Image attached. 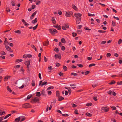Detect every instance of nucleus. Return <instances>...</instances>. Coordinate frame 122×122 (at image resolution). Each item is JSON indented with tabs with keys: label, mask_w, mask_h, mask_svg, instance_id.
<instances>
[{
	"label": "nucleus",
	"mask_w": 122,
	"mask_h": 122,
	"mask_svg": "<svg viewBox=\"0 0 122 122\" xmlns=\"http://www.w3.org/2000/svg\"><path fill=\"white\" fill-rule=\"evenodd\" d=\"M16 86L19 89L23 88V84L22 83H21V85H20V82H17L16 83Z\"/></svg>",
	"instance_id": "f257e3e1"
},
{
	"label": "nucleus",
	"mask_w": 122,
	"mask_h": 122,
	"mask_svg": "<svg viewBox=\"0 0 122 122\" xmlns=\"http://www.w3.org/2000/svg\"><path fill=\"white\" fill-rule=\"evenodd\" d=\"M72 13L71 12H66L65 15L67 17H69L71 16Z\"/></svg>",
	"instance_id": "f03ea898"
},
{
	"label": "nucleus",
	"mask_w": 122,
	"mask_h": 122,
	"mask_svg": "<svg viewBox=\"0 0 122 122\" xmlns=\"http://www.w3.org/2000/svg\"><path fill=\"white\" fill-rule=\"evenodd\" d=\"M101 110H104L105 112H107L109 111V109L108 107H102Z\"/></svg>",
	"instance_id": "7ed1b4c3"
},
{
	"label": "nucleus",
	"mask_w": 122,
	"mask_h": 122,
	"mask_svg": "<svg viewBox=\"0 0 122 122\" xmlns=\"http://www.w3.org/2000/svg\"><path fill=\"white\" fill-rule=\"evenodd\" d=\"M41 84V86H42L44 85H46L47 84V82H42V81H41L39 82V86H40L41 84Z\"/></svg>",
	"instance_id": "20e7f679"
},
{
	"label": "nucleus",
	"mask_w": 122,
	"mask_h": 122,
	"mask_svg": "<svg viewBox=\"0 0 122 122\" xmlns=\"http://www.w3.org/2000/svg\"><path fill=\"white\" fill-rule=\"evenodd\" d=\"M69 28L68 25L67 24H64L62 27V29L66 30V29Z\"/></svg>",
	"instance_id": "39448f33"
},
{
	"label": "nucleus",
	"mask_w": 122,
	"mask_h": 122,
	"mask_svg": "<svg viewBox=\"0 0 122 122\" xmlns=\"http://www.w3.org/2000/svg\"><path fill=\"white\" fill-rule=\"evenodd\" d=\"M5 47L7 51L9 52H11L12 51V50L11 48L8 46H5Z\"/></svg>",
	"instance_id": "423d86ee"
},
{
	"label": "nucleus",
	"mask_w": 122,
	"mask_h": 122,
	"mask_svg": "<svg viewBox=\"0 0 122 122\" xmlns=\"http://www.w3.org/2000/svg\"><path fill=\"white\" fill-rule=\"evenodd\" d=\"M23 80L25 81V83L23 84V87L25 86H27V82L28 81V79H27L25 78Z\"/></svg>",
	"instance_id": "0eeeda50"
},
{
	"label": "nucleus",
	"mask_w": 122,
	"mask_h": 122,
	"mask_svg": "<svg viewBox=\"0 0 122 122\" xmlns=\"http://www.w3.org/2000/svg\"><path fill=\"white\" fill-rule=\"evenodd\" d=\"M30 60L29 61H27L25 62V64L27 65V69L29 68V65L30 63Z\"/></svg>",
	"instance_id": "6e6552de"
},
{
	"label": "nucleus",
	"mask_w": 122,
	"mask_h": 122,
	"mask_svg": "<svg viewBox=\"0 0 122 122\" xmlns=\"http://www.w3.org/2000/svg\"><path fill=\"white\" fill-rule=\"evenodd\" d=\"M74 15L76 18H79L82 16V15L80 13L75 14Z\"/></svg>",
	"instance_id": "1a4fd4ad"
},
{
	"label": "nucleus",
	"mask_w": 122,
	"mask_h": 122,
	"mask_svg": "<svg viewBox=\"0 0 122 122\" xmlns=\"http://www.w3.org/2000/svg\"><path fill=\"white\" fill-rule=\"evenodd\" d=\"M23 107L25 108H29L30 107V106L29 104L26 103L23 105Z\"/></svg>",
	"instance_id": "9d476101"
},
{
	"label": "nucleus",
	"mask_w": 122,
	"mask_h": 122,
	"mask_svg": "<svg viewBox=\"0 0 122 122\" xmlns=\"http://www.w3.org/2000/svg\"><path fill=\"white\" fill-rule=\"evenodd\" d=\"M10 76H5L4 78V81H7L8 79L10 77Z\"/></svg>",
	"instance_id": "9b49d317"
},
{
	"label": "nucleus",
	"mask_w": 122,
	"mask_h": 122,
	"mask_svg": "<svg viewBox=\"0 0 122 122\" xmlns=\"http://www.w3.org/2000/svg\"><path fill=\"white\" fill-rule=\"evenodd\" d=\"M38 100H39L38 98H36L33 99V100H32V101H31V102L32 103H33V102H36L38 101Z\"/></svg>",
	"instance_id": "f8f14e48"
},
{
	"label": "nucleus",
	"mask_w": 122,
	"mask_h": 122,
	"mask_svg": "<svg viewBox=\"0 0 122 122\" xmlns=\"http://www.w3.org/2000/svg\"><path fill=\"white\" fill-rule=\"evenodd\" d=\"M22 61V59H17L15 60V62L16 63H19L20 62H21Z\"/></svg>",
	"instance_id": "ddd939ff"
},
{
	"label": "nucleus",
	"mask_w": 122,
	"mask_h": 122,
	"mask_svg": "<svg viewBox=\"0 0 122 122\" xmlns=\"http://www.w3.org/2000/svg\"><path fill=\"white\" fill-rule=\"evenodd\" d=\"M37 12V11H36L35 12L33 13V14L31 15V17H30V18L31 19H33V18L34 17V16L36 14Z\"/></svg>",
	"instance_id": "4468645a"
},
{
	"label": "nucleus",
	"mask_w": 122,
	"mask_h": 122,
	"mask_svg": "<svg viewBox=\"0 0 122 122\" xmlns=\"http://www.w3.org/2000/svg\"><path fill=\"white\" fill-rule=\"evenodd\" d=\"M70 86H71L72 88L73 89H74L76 87V85L75 84H70Z\"/></svg>",
	"instance_id": "2eb2a0df"
},
{
	"label": "nucleus",
	"mask_w": 122,
	"mask_h": 122,
	"mask_svg": "<svg viewBox=\"0 0 122 122\" xmlns=\"http://www.w3.org/2000/svg\"><path fill=\"white\" fill-rule=\"evenodd\" d=\"M76 23L77 24H78L81 21V18H79V19L78 18H76Z\"/></svg>",
	"instance_id": "dca6fc26"
},
{
	"label": "nucleus",
	"mask_w": 122,
	"mask_h": 122,
	"mask_svg": "<svg viewBox=\"0 0 122 122\" xmlns=\"http://www.w3.org/2000/svg\"><path fill=\"white\" fill-rule=\"evenodd\" d=\"M55 58H58L59 59H60L61 58V56L60 55H58L57 54H55Z\"/></svg>",
	"instance_id": "f3484780"
},
{
	"label": "nucleus",
	"mask_w": 122,
	"mask_h": 122,
	"mask_svg": "<svg viewBox=\"0 0 122 122\" xmlns=\"http://www.w3.org/2000/svg\"><path fill=\"white\" fill-rule=\"evenodd\" d=\"M7 91L10 92H12V91L9 86L7 87Z\"/></svg>",
	"instance_id": "a211bd4d"
},
{
	"label": "nucleus",
	"mask_w": 122,
	"mask_h": 122,
	"mask_svg": "<svg viewBox=\"0 0 122 122\" xmlns=\"http://www.w3.org/2000/svg\"><path fill=\"white\" fill-rule=\"evenodd\" d=\"M21 118L19 117L17 118L15 120V122H19Z\"/></svg>",
	"instance_id": "6ab92c4d"
},
{
	"label": "nucleus",
	"mask_w": 122,
	"mask_h": 122,
	"mask_svg": "<svg viewBox=\"0 0 122 122\" xmlns=\"http://www.w3.org/2000/svg\"><path fill=\"white\" fill-rule=\"evenodd\" d=\"M32 96L31 95H28L27 97V99H25L24 100L26 101L27 100H28Z\"/></svg>",
	"instance_id": "aec40b11"
},
{
	"label": "nucleus",
	"mask_w": 122,
	"mask_h": 122,
	"mask_svg": "<svg viewBox=\"0 0 122 122\" xmlns=\"http://www.w3.org/2000/svg\"><path fill=\"white\" fill-rule=\"evenodd\" d=\"M9 43H8V42L7 41H6L5 40L4 43V44L6 46H7V45H8Z\"/></svg>",
	"instance_id": "412c9836"
},
{
	"label": "nucleus",
	"mask_w": 122,
	"mask_h": 122,
	"mask_svg": "<svg viewBox=\"0 0 122 122\" xmlns=\"http://www.w3.org/2000/svg\"><path fill=\"white\" fill-rule=\"evenodd\" d=\"M5 114V112L4 111H0V115L2 116Z\"/></svg>",
	"instance_id": "4be33fe9"
},
{
	"label": "nucleus",
	"mask_w": 122,
	"mask_h": 122,
	"mask_svg": "<svg viewBox=\"0 0 122 122\" xmlns=\"http://www.w3.org/2000/svg\"><path fill=\"white\" fill-rule=\"evenodd\" d=\"M64 99V98L61 96H60L58 98V99L59 101H61Z\"/></svg>",
	"instance_id": "5701e85b"
},
{
	"label": "nucleus",
	"mask_w": 122,
	"mask_h": 122,
	"mask_svg": "<svg viewBox=\"0 0 122 122\" xmlns=\"http://www.w3.org/2000/svg\"><path fill=\"white\" fill-rule=\"evenodd\" d=\"M37 19L36 18L35 19L33 20L32 21V23L33 24L36 23L37 21Z\"/></svg>",
	"instance_id": "b1692460"
},
{
	"label": "nucleus",
	"mask_w": 122,
	"mask_h": 122,
	"mask_svg": "<svg viewBox=\"0 0 122 122\" xmlns=\"http://www.w3.org/2000/svg\"><path fill=\"white\" fill-rule=\"evenodd\" d=\"M49 44V42L48 41L47 42H46L45 43H43V45L44 46H47Z\"/></svg>",
	"instance_id": "393cba45"
},
{
	"label": "nucleus",
	"mask_w": 122,
	"mask_h": 122,
	"mask_svg": "<svg viewBox=\"0 0 122 122\" xmlns=\"http://www.w3.org/2000/svg\"><path fill=\"white\" fill-rule=\"evenodd\" d=\"M72 8L74 9L75 10H77V8L74 5H72Z\"/></svg>",
	"instance_id": "a878e982"
},
{
	"label": "nucleus",
	"mask_w": 122,
	"mask_h": 122,
	"mask_svg": "<svg viewBox=\"0 0 122 122\" xmlns=\"http://www.w3.org/2000/svg\"><path fill=\"white\" fill-rule=\"evenodd\" d=\"M49 31H50V32L51 34H52V35H54L55 33L54 32V31L53 30H52L51 29H49Z\"/></svg>",
	"instance_id": "bb28decb"
},
{
	"label": "nucleus",
	"mask_w": 122,
	"mask_h": 122,
	"mask_svg": "<svg viewBox=\"0 0 122 122\" xmlns=\"http://www.w3.org/2000/svg\"><path fill=\"white\" fill-rule=\"evenodd\" d=\"M11 114H8L6 116H5V117H4V119H7L8 117L9 116H11Z\"/></svg>",
	"instance_id": "cd10ccee"
},
{
	"label": "nucleus",
	"mask_w": 122,
	"mask_h": 122,
	"mask_svg": "<svg viewBox=\"0 0 122 122\" xmlns=\"http://www.w3.org/2000/svg\"><path fill=\"white\" fill-rule=\"evenodd\" d=\"M14 32L20 34L21 32L19 30H16L14 31Z\"/></svg>",
	"instance_id": "c85d7f7f"
},
{
	"label": "nucleus",
	"mask_w": 122,
	"mask_h": 122,
	"mask_svg": "<svg viewBox=\"0 0 122 122\" xmlns=\"http://www.w3.org/2000/svg\"><path fill=\"white\" fill-rule=\"evenodd\" d=\"M23 23L25 26H28L29 25V24L27 23L24 20H23Z\"/></svg>",
	"instance_id": "c756f323"
},
{
	"label": "nucleus",
	"mask_w": 122,
	"mask_h": 122,
	"mask_svg": "<svg viewBox=\"0 0 122 122\" xmlns=\"http://www.w3.org/2000/svg\"><path fill=\"white\" fill-rule=\"evenodd\" d=\"M20 66V65H18L15 66H14V67L15 68H19Z\"/></svg>",
	"instance_id": "7c9ffc66"
},
{
	"label": "nucleus",
	"mask_w": 122,
	"mask_h": 122,
	"mask_svg": "<svg viewBox=\"0 0 122 122\" xmlns=\"http://www.w3.org/2000/svg\"><path fill=\"white\" fill-rule=\"evenodd\" d=\"M61 41L63 43H65L66 42L65 39L64 38H62L61 39Z\"/></svg>",
	"instance_id": "2f4dec72"
},
{
	"label": "nucleus",
	"mask_w": 122,
	"mask_h": 122,
	"mask_svg": "<svg viewBox=\"0 0 122 122\" xmlns=\"http://www.w3.org/2000/svg\"><path fill=\"white\" fill-rule=\"evenodd\" d=\"M95 64L92 63L90 64L89 66V67H91L92 66H95Z\"/></svg>",
	"instance_id": "473e14b6"
},
{
	"label": "nucleus",
	"mask_w": 122,
	"mask_h": 122,
	"mask_svg": "<svg viewBox=\"0 0 122 122\" xmlns=\"http://www.w3.org/2000/svg\"><path fill=\"white\" fill-rule=\"evenodd\" d=\"M86 115L87 116L89 117H91L92 116V114H90L89 113H86Z\"/></svg>",
	"instance_id": "72a5a7b5"
},
{
	"label": "nucleus",
	"mask_w": 122,
	"mask_h": 122,
	"mask_svg": "<svg viewBox=\"0 0 122 122\" xmlns=\"http://www.w3.org/2000/svg\"><path fill=\"white\" fill-rule=\"evenodd\" d=\"M1 54L3 55H5L6 54L5 53L4 51H2L0 52Z\"/></svg>",
	"instance_id": "f704fd0d"
},
{
	"label": "nucleus",
	"mask_w": 122,
	"mask_h": 122,
	"mask_svg": "<svg viewBox=\"0 0 122 122\" xmlns=\"http://www.w3.org/2000/svg\"><path fill=\"white\" fill-rule=\"evenodd\" d=\"M56 96V97H58V98L60 96H59V92H57Z\"/></svg>",
	"instance_id": "c9c22d12"
},
{
	"label": "nucleus",
	"mask_w": 122,
	"mask_h": 122,
	"mask_svg": "<svg viewBox=\"0 0 122 122\" xmlns=\"http://www.w3.org/2000/svg\"><path fill=\"white\" fill-rule=\"evenodd\" d=\"M52 21L53 23H56L55 20L54 18L53 17L52 18Z\"/></svg>",
	"instance_id": "e433bc0d"
},
{
	"label": "nucleus",
	"mask_w": 122,
	"mask_h": 122,
	"mask_svg": "<svg viewBox=\"0 0 122 122\" xmlns=\"http://www.w3.org/2000/svg\"><path fill=\"white\" fill-rule=\"evenodd\" d=\"M41 95L40 93L39 92H37L36 93V96H40Z\"/></svg>",
	"instance_id": "4c0bfd02"
},
{
	"label": "nucleus",
	"mask_w": 122,
	"mask_h": 122,
	"mask_svg": "<svg viewBox=\"0 0 122 122\" xmlns=\"http://www.w3.org/2000/svg\"><path fill=\"white\" fill-rule=\"evenodd\" d=\"M54 51L56 52H58L59 51V50L58 48L56 47L54 49Z\"/></svg>",
	"instance_id": "58836bf2"
},
{
	"label": "nucleus",
	"mask_w": 122,
	"mask_h": 122,
	"mask_svg": "<svg viewBox=\"0 0 122 122\" xmlns=\"http://www.w3.org/2000/svg\"><path fill=\"white\" fill-rule=\"evenodd\" d=\"M111 56V54L110 53H107V56L108 57H109Z\"/></svg>",
	"instance_id": "ea45409f"
},
{
	"label": "nucleus",
	"mask_w": 122,
	"mask_h": 122,
	"mask_svg": "<svg viewBox=\"0 0 122 122\" xmlns=\"http://www.w3.org/2000/svg\"><path fill=\"white\" fill-rule=\"evenodd\" d=\"M88 15L89 16H94L95 15L94 14H92L89 13L88 14Z\"/></svg>",
	"instance_id": "a19ab883"
},
{
	"label": "nucleus",
	"mask_w": 122,
	"mask_h": 122,
	"mask_svg": "<svg viewBox=\"0 0 122 122\" xmlns=\"http://www.w3.org/2000/svg\"><path fill=\"white\" fill-rule=\"evenodd\" d=\"M32 85L33 86H35V83L34 81H32Z\"/></svg>",
	"instance_id": "79ce46f5"
},
{
	"label": "nucleus",
	"mask_w": 122,
	"mask_h": 122,
	"mask_svg": "<svg viewBox=\"0 0 122 122\" xmlns=\"http://www.w3.org/2000/svg\"><path fill=\"white\" fill-rule=\"evenodd\" d=\"M40 2L39 1H36V4L37 5H39L40 4Z\"/></svg>",
	"instance_id": "37998d69"
},
{
	"label": "nucleus",
	"mask_w": 122,
	"mask_h": 122,
	"mask_svg": "<svg viewBox=\"0 0 122 122\" xmlns=\"http://www.w3.org/2000/svg\"><path fill=\"white\" fill-rule=\"evenodd\" d=\"M111 108L113 110H115L116 109V107L114 106H110Z\"/></svg>",
	"instance_id": "c03bdc74"
},
{
	"label": "nucleus",
	"mask_w": 122,
	"mask_h": 122,
	"mask_svg": "<svg viewBox=\"0 0 122 122\" xmlns=\"http://www.w3.org/2000/svg\"><path fill=\"white\" fill-rule=\"evenodd\" d=\"M112 24L114 26H115V24L114 21H112Z\"/></svg>",
	"instance_id": "a18cd8bd"
},
{
	"label": "nucleus",
	"mask_w": 122,
	"mask_h": 122,
	"mask_svg": "<svg viewBox=\"0 0 122 122\" xmlns=\"http://www.w3.org/2000/svg\"><path fill=\"white\" fill-rule=\"evenodd\" d=\"M71 74L75 76H77L78 75L77 74L75 73H71Z\"/></svg>",
	"instance_id": "49530a36"
},
{
	"label": "nucleus",
	"mask_w": 122,
	"mask_h": 122,
	"mask_svg": "<svg viewBox=\"0 0 122 122\" xmlns=\"http://www.w3.org/2000/svg\"><path fill=\"white\" fill-rule=\"evenodd\" d=\"M72 35L73 37H75L77 35V34L76 33H73Z\"/></svg>",
	"instance_id": "de8ad7c7"
},
{
	"label": "nucleus",
	"mask_w": 122,
	"mask_h": 122,
	"mask_svg": "<svg viewBox=\"0 0 122 122\" xmlns=\"http://www.w3.org/2000/svg\"><path fill=\"white\" fill-rule=\"evenodd\" d=\"M3 71V70L2 68H0V74Z\"/></svg>",
	"instance_id": "09e8293b"
},
{
	"label": "nucleus",
	"mask_w": 122,
	"mask_h": 122,
	"mask_svg": "<svg viewBox=\"0 0 122 122\" xmlns=\"http://www.w3.org/2000/svg\"><path fill=\"white\" fill-rule=\"evenodd\" d=\"M8 45L10 46L11 47H13V44L12 43H10Z\"/></svg>",
	"instance_id": "8fccbe9b"
},
{
	"label": "nucleus",
	"mask_w": 122,
	"mask_h": 122,
	"mask_svg": "<svg viewBox=\"0 0 122 122\" xmlns=\"http://www.w3.org/2000/svg\"><path fill=\"white\" fill-rule=\"evenodd\" d=\"M97 85V84H93L92 85V86L93 87H95Z\"/></svg>",
	"instance_id": "3c124183"
},
{
	"label": "nucleus",
	"mask_w": 122,
	"mask_h": 122,
	"mask_svg": "<svg viewBox=\"0 0 122 122\" xmlns=\"http://www.w3.org/2000/svg\"><path fill=\"white\" fill-rule=\"evenodd\" d=\"M77 65L80 67H82L83 66V65L81 64H78Z\"/></svg>",
	"instance_id": "603ef678"
},
{
	"label": "nucleus",
	"mask_w": 122,
	"mask_h": 122,
	"mask_svg": "<svg viewBox=\"0 0 122 122\" xmlns=\"http://www.w3.org/2000/svg\"><path fill=\"white\" fill-rule=\"evenodd\" d=\"M12 5V6H14L15 5V3L13 1H12L11 2Z\"/></svg>",
	"instance_id": "864d4df0"
},
{
	"label": "nucleus",
	"mask_w": 122,
	"mask_h": 122,
	"mask_svg": "<svg viewBox=\"0 0 122 122\" xmlns=\"http://www.w3.org/2000/svg\"><path fill=\"white\" fill-rule=\"evenodd\" d=\"M122 42V40L121 39H120L119 40V41H118V43L119 44H120Z\"/></svg>",
	"instance_id": "5fc2aeb1"
},
{
	"label": "nucleus",
	"mask_w": 122,
	"mask_h": 122,
	"mask_svg": "<svg viewBox=\"0 0 122 122\" xmlns=\"http://www.w3.org/2000/svg\"><path fill=\"white\" fill-rule=\"evenodd\" d=\"M0 57L1 58H2V59H5V57L4 56H3V55L1 56H0Z\"/></svg>",
	"instance_id": "6e6d98bb"
},
{
	"label": "nucleus",
	"mask_w": 122,
	"mask_h": 122,
	"mask_svg": "<svg viewBox=\"0 0 122 122\" xmlns=\"http://www.w3.org/2000/svg\"><path fill=\"white\" fill-rule=\"evenodd\" d=\"M68 91L69 92V94H70L71 93V90L70 89V88H69L68 90Z\"/></svg>",
	"instance_id": "4d7b16f0"
},
{
	"label": "nucleus",
	"mask_w": 122,
	"mask_h": 122,
	"mask_svg": "<svg viewBox=\"0 0 122 122\" xmlns=\"http://www.w3.org/2000/svg\"><path fill=\"white\" fill-rule=\"evenodd\" d=\"M37 25H36L35 26L33 27V30H35V29L37 28Z\"/></svg>",
	"instance_id": "13d9d810"
},
{
	"label": "nucleus",
	"mask_w": 122,
	"mask_h": 122,
	"mask_svg": "<svg viewBox=\"0 0 122 122\" xmlns=\"http://www.w3.org/2000/svg\"><path fill=\"white\" fill-rule=\"evenodd\" d=\"M106 41H102L101 43L102 44H104L105 43H106Z\"/></svg>",
	"instance_id": "bf43d9fd"
},
{
	"label": "nucleus",
	"mask_w": 122,
	"mask_h": 122,
	"mask_svg": "<svg viewBox=\"0 0 122 122\" xmlns=\"http://www.w3.org/2000/svg\"><path fill=\"white\" fill-rule=\"evenodd\" d=\"M63 68L65 70H66L67 69V67L65 66H63Z\"/></svg>",
	"instance_id": "052dcab7"
},
{
	"label": "nucleus",
	"mask_w": 122,
	"mask_h": 122,
	"mask_svg": "<svg viewBox=\"0 0 122 122\" xmlns=\"http://www.w3.org/2000/svg\"><path fill=\"white\" fill-rule=\"evenodd\" d=\"M92 105V103H88L86 104V105L87 106H91Z\"/></svg>",
	"instance_id": "680f3d73"
},
{
	"label": "nucleus",
	"mask_w": 122,
	"mask_h": 122,
	"mask_svg": "<svg viewBox=\"0 0 122 122\" xmlns=\"http://www.w3.org/2000/svg\"><path fill=\"white\" fill-rule=\"evenodd\" d=\"M115 83V81H113L112 82H111L109 83V84H114Z\"/></svg>",
	"instance_id": "e2e57ef3"
},
{
	"label": "nucleus",
	"mask_w": 122,
	"mask_h": 122,
	"mask_svg": "<svg viewBox=\"0 0 122 122\" xmlns=\"http://www.w3.org/2000/svg\"><path fill=\"white\" fill-rule=\"evenodd\" d=\"M117 84L118 85L122 84V81L120 82H118L117 83Z\"/></svg>",
	"instance_id": "0e129e2a"
},
{
	"label": "nucleus",
	"mask_w": 122,
	"mask_h": 122,
	"mask_svg": "<svg viewBox=\"0 0 122 122\" xmlns=\"http://www.w3.org/2000/svg\"><path fill=\"white\" fill-rule=\"evenodd\" d=\"M44 60L45 61V62H46L47 61V58L46 57H45L44 56Z\"/></svg>",
	"instance_id": "69168bd1"
},
{
	"label": "nucleus",
	"mask_w": 122,
	"mask_h": 122,
	"mask_svg": "<svg viewBox=\"0 0 122 122\" xmlns=\"http://www.w3.org/2000/svg\"><path fill=\"white\" fill-rule=\"evenodd\" d=\"M6 11L7 12H9L10 11V9L9 8H6Z\"/></svg>",
	"instance_id": "338daca9"
},
{
	"label": "nucleus",
	"mask_w": 122,
	"mask_h": 122,
	"mask_svg": "<svg viewBox=\"0 0 122 122\" xmlns=\"http://www.w3.org/2000/svg\"><path fill=\"white\" fill-rule=\"evenodd\" d=\"M114 55L115 56H116V57H118V55L117 53H115L114 54Z\"/></svg>",
	"instance_id": "774afa93"
}]
</instances>
